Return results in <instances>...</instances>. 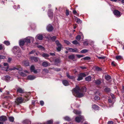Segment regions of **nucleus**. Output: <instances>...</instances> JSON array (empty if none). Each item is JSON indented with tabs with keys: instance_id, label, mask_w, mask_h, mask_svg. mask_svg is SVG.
<instances>
[{
	"instance_id": "f257e3e1",
	"label": "nucleus",
	"mask_w": 124,
	"mask_h": 124,
	"mask_svg": "<svg viewBox=\"0 0 124 124\" xmlns=\"http://www.w3.org/2000/svg\"><path fill=\"white\" fill-rule=\"evenodd\" d=\"M86 91V88L84 87H83L81 89L78 86H77L72 90V93L73 95L75 97L80 98L82 97L84 94L83 93L85 92Z\"/></svg>"
},
{
	"instance_id": "f03ea898",
	"label": "nucleus",
	"mask_w": 124,
	"mask_h": 124,
	"mask_svg": "<svg viewBox=\"0 0 124 124\" xmlns=\"http://www.w3.org/2000/svg\"><path fill=\"white\" fill-rule=\"evenodd\" d=\"M12 51L16 55V57L17 59L20 58L21 57V51L17 46H14L13 48Z\"/></svg>"
},
{
	"instance_id": "7ed1b4c3",
	"label": "nucleus",
	"mask_w": 124,
	"mask_h": 124,
	"mask_svg": "<svg viewBox=\"0 0 124 124\" xmlns=\"http://www.w3.org/2000/svg\"><path fill=\"white\" fill-rule=\"evenodd\" d=\"M30 70L31 72H33L35 74L37 73L40 71L39 69H35V67L33 65H31V67Z\"/></svg>"
},
{
	"instance_id": "20e7f679",
	"label": "nucleus",
	"mask_w": 124,
	"mask_h": 124,
	"mask_svg": "<svg viewBox=\"0 0 124 124\" xmlns=\"http://www.w3.org/2000/svg\"><path fill=\"white\" fill-rule=\"evenodd\" d=\"M23 101V99L22 97H20L18 98L16 101L14 105V107L16 106V105H18L19 104L22 103Z\"/></svg>"
},
{
	"instance_id": "39448f33",
	"label": "nucleus",
	"mask_w": 124,
	"mask_h": 124,
	"mask_svg": "<svg viewBox=\"0 0 124 124\" xmlns=\"http://www.w3.org/2000/svg\"><path fill=\"white\" fill-rule=\"evenodd\" d=\"M84 116H83L80 115L75 118V120L78 123H79L82 120Z\"/></svg>"
},
{
	"instance_id": "423d86ee",
	"label": "nucleus",
	"mask_w": 124,
	"mask_h": 124,
	"mask_svg": "<svg viewBox=\"0 0 124 124\" xmlns=\"http://www.w3.org/2000/svg\"><path fill=\"white\" fill-rule=\"evenodd\" d=\"M86 76V74L84 73H81L79 75L78 78L77 79V80L80 81L82 80L83 77H85Z\"/></svg>"
},
{
	"instance_id": "0eeeda50",
	"label": "nucleus",
	"mask_w": 124,
	"mask_h": 124,
	"mask_svg": "<svg viewBox=\"0 0 124 124\" xmlns=\"http://www.w3.org/2000/svg\"><path fill=\"white\" fill-rule=\"evenodd\" d=\"M114 13L117 17H120L121 16L120 12L117 10H115L114 11Z\"/></svg>"
},
{
	"instance_id": "6e6552de",
	"label": "nucleus",
	"mask_w": 124,
	"mask_h": 124,
	"mask_svg": "<svg viewBox=\"0 0 124 124\" xmlns=\"http://www.w3.org/2000/svg\"><path fill=\"white\" fill-rule=\"evenodd\" d=\"M46 29L48 31H51L53 30V28L51 24H49L47 26Z\"/></svg>"
},
{
	"instance_id": "1a4fd4ad",
	"label": "nucleus",
	"mask_w": 124,
	"mask_h": 124,
	"mask_svg": "<svg viewBox=\"0 0 124 124\" xmlns=\"http://www.w3.org/2000/svg\"><path fill=\"white\" fill-rule=\"evenodd\" d=\"M7 120V117L5 116H1L0 117V121L4 122Z\"/></svg>"
},
{
	"instance_id": "9d476101",
	"label": "nucleus",
	"mask_w": 124,
	"mask_h": 124,
	"mask_svg": "<svg viewBox=\"0 0 124 124\" xmlns=\"http://www.w3.org/2000/svg\"><path fill=\"white\" fill-rule=\"evenodd\" d=\"M62 83L63 85L65 86H68L69 85V83L67 80H64L62 81Z\"/></svg>"
},
{
	"instance_id": "9b49d317",
	"label": "nucleus",
	"mask_w": 124,
	"mask_h": 124,
	"mask_svg": "<svg viewBox=\"0 0 124 124\" xmlns=\"http://www.w3.org/2000/svg\"><path fill=\"white\" fill-rule=\"evenodd\" d=\"M30 59L31 60H33L34 61L37 62L38 61V58L34 56H31L30 57Z\"/></svg>"
},
{
	"instance_id": "f8f14e48",
	"label": "nucleus",
	"mask_w": 124,
	"mask_h": 124,
	"mask_svg": "<svg viewBox=\"0 0 124 124\" xmlns=\"http://www.w3.org/2000/svg\"><path fill=\"white\" fill-rule=\"evenodd\" d=\"M36 78V77L34 76L29 75L27 77V79L29 80H32Z\"/></svg>"
},
{
	"instance_id": "ddd939ff",
	"label": "nucleus",
	"mask_w": 124,
	"mask_h": 124,
	"mask_svg": "<svg viewBox=\"0 0 124 124\" xmlns=\"http://www.w3.org/2000/svg\"><path fill=\"white\" fill-rule=\"evenodd\" d=\"M25 42H26L27 43H31L30 39V37H27L24 39Z\"/></svg>"
},
{
	"instance_id": "4468645a",
	"label": "nucleus",
	"mask_w": 124,
	"mask_h": 124,
	"mask_svg": "<svg viewBox=\"0 0 124 124\" xmlns=\"http://www.w3.org/2000/svg\"><path fill=\"white\" fill-rule=\"evenodd\" d=\"M36 38H37L39 40H41L43 38V36L41 34H38L36 37Z\"/></svg>"
},
{
	"instance_id": "2eb2a0df",
	"label": "nucleus",
	"mask_w": 124,
	"mask_h": 124,
	"mask_svg": "<svg viewBox=\"0 0 124 124\" xmlns=\"http://www.w3.org/2000/svg\"><path fill=\"white\" fill-rule=\"evenodd\" d=\"M66 75L67 77L68 78L70 79L73 80H75V77L74 76H70L69 74V73H66Z\"/></svg>"
},
{
	"instance_id": "dca6fc26",
	"label": "nucleus",
	"mask_w": 124,
	"mask_h": 124,
	"mask_svg": "<svg viewBox=\"0 0 124 124\" xmlns=\"http://www.w3.org/2000/svg\"><path fill=\"white\" fill-rule=\"evenodd\" d=\"M53 12L50 10H49L48 12V15L49 17H51L53 16Z\"/></svg>"
},
{
	"instance_id": "f3484780",
	"label": "nucleus",
	"mask_w": 124,
	"mask_h": 124,
	"mask_svg": "<svg viewBox=\"0 0 124 124\" xmlns=\"http://www.w3.org/2000/svg\"><path fill=\"white\" fill-rule=\"evenodd\" d=\"M49 63L47 62H43L42 63V65L45 67H47L48 66Z\"/></svg>"
},
{
	"instance_id": "a211bd4d",
	"label": "nucleus",
	"mask_w": 124,
	"mask_h": 124,
	"mask_svg": "<svg viewBox=\"0 0 124 124\" xmlns=\"http://www.w3.org/2000/svg\"><path fill=\"white\" fill-rule=\"evenodd\" d=\"M108 102L109 103V105L110 107H111L113 104L114 102L112 101L111 99H109L108 100Z\"/></svg>"
},
{
	"instance_id": "6ab92c4d",
	"label": "nucleus",
	"mask_w": 124,
	"mask_h": 124,
	"mask_svg": "<svg viewBox=\"0 0 124 124\" xmlns=\"http://www.w3.org/2000/svg\"><path fill=\"white\" fill-rule=\"evenodd\" d=\"M25 43L24 39L20 40L19 42V45L20 46H23Z\"/></svg>"
},
{
	"instance_id": "aec40b11",
	"label": "nucleus",
	"mask_w": 124,
	"mask_h": 124,
	"mask_svg": "<svg viewBox=\"0 0 124 124\" xmlns=\"http://www.w3.org/2000/svg\"><path fill=\"white\" fill-rule=\"evenodd\" d=\"M17 92L20 93H22L24 92V90L20 88H18L17 89Z\"/></svg>"
},
{
	"instance_id": "412c9836",
	"label": "nucleus",
	"mask_w": 124,
	"mask_h": 124,
	"mask_svg": "<svg viewBox=\"0 0 124 124\" xmlns=\"http://www.w3.org/2000/svg\"><path fill=\"white\" fill-rule=\"evenodd\" d=\"M92 108L95 110H97L98 109V106L95 104H94L93 105Z\"/></svg>"
},
{
	"instance_id": "4be33fe9",
	"label": "nucleus",
	"mask_w": 124,
	"mask_h": 124,
	"mask_svg": "<svg viewBox=\"0 0 124 124\" xmlns=\"http://www.w3.org/2000/svg\"><path fill=\"white\" fill-rule=\"evenodd\" d=\"M23 63L24 65L28 66L29 65V63L27 61H24L23 62Z\"/></svg>"
},
{
	"instance_id": "5701e85b",
	"label": "nucleus",
	"mask_w": 124,
	"mask_h": 124,
	"mask_svg": "<svg viewBox=\"0 0 124 124\" xmlns=\"http://www.w3.org/2000/svg\"><path fill=\"white\" fill-rule=\"evenodd\" d=\"M23 123L24 124H30L31 123L30 121L28 120H25L23 121Z\"/></svg>"
},
{
	"instance_id": "b1692460",
	"label": "nucleus",
	"mask_w": 124,
	"mask_h": 124,
	"mask_svg": "<svg viewBox=\"0 0 124 124\" xmlns=\"http://www.w3.org/2000/svg\"><path fill=\"white\" fill-rule=\"evenodd\" d=\"M73 112L77 115L81 113V112L76 110H74L73 111Z\"/></svg>"
},
{
	"instance_id": "393cba45",
	"label": "nucleus",
	"mask_w": 124,
	"mask_h": 124,
	"mask_svg": "<svg viewBox=\"0 0 124 124\" xmlns=\"http://www.w3.org/2000/svg\"><path fill=\"white\" fill-rule=\"evenodd\" d=\"M92 77L90 76H89L88 77L85 78V80L88 82L90 81Z\"/></svg>"
},
{
	"instance_id": "a878e982",
	"label": "nucleus",
	"mask_w": 124,
	"mask_h": 124,
	"mask_svg": "<svg viewBox=\"0 0 124 124\" xmlns=\"http://www.w3.org/2000/svg\"><path fill=\"white\" fill-rule=\"evenodd\" d=\"M42 56L43 57L45 58H46L49 57V55L47 54L43 53L42 55Z\"/></svg>"
},
{
	"instance_id": "bb28decb",
	"label": "nucleus",
	"mask_w": 124,
	"mask_h": 124,
	"mask_svg": "<svg viewBox=\"0 0 124 124\" xmlns=\"http://www.w3.org/2000/svg\"><path fill=\"white\" fill-rule=\"evenodd\" d=\"M63 118L65 120L68 121H69L71 120L70 118L68 116H65Z\"/></svg>"
},
{
	"instance_id": "cd10ccee",
	"label": "nucleus",
	"mask_w": 124,
	"mask_h": 124,
	"mask_svg": "<svg viewBox=\"0 0 124 124\" xmlns=\"http://www.w3.org/2000/svg\"><path fill=\"white\" fill-rule=\"evenodd\" d=\"M55 63H58L60 62V60L59 58H58L56 59L55 60Z\"/></svg>"
},
{
	"instance_id": "c85d7f7f",
	"label": "nucleus",
	"mask_w": 124,
	"mask_h": 124,
	"mask_svg": "<svg viewBox=\"0 0 124 124\" xmlns=\"http://www.w3.org/2000/svg\"><path fill=\"white\" fill-rule=\"evenodd\" d=\"M68 58L70 60H73L75 58V56L74 55H70L69 56Z\"/></svg>"
},
{
	"instance_id": "c756f323",
	"label": "nucleus",
	"mask_w": 124,
	"mask_h": 124,
	"mask_svg": "<svg viewBox=\"0 0 124 124\" xmlns=\"http://www.w3.org/2000/svg\"><path fill=\"white\" fill-rule=\"evenodd\" d=\"M95 83L97 85H99L101 84V81L99 80H97L95 81Z\"/></svg>"
},
{
	"instance_id": "7c9ffc66",
	"label": "nucleus",
	"mask_w": 124,
	"mask_h": 124,
	"mask_svg": "<svg viewBox=\"0 0 124 124\" xmlns=\"http://www.w3.org/2000/svg\"><path fill=\"white\" fill-rule=\"evenodd\" d=\"M105 79H106L107 80H109L111 79V77L110 76L108 75H105Z\"/></svg>"
},
{
	"instance_id": "2f4dec72",
	"label": "nucleus",
	"mask_w": 124,
	"mask_h": 124,
	"mask_svg": "<svg viewBox=\"0 0 124 124\" xmlns=\"http://www.w3.org/2000/svg\"><path fill=\"white\" fill-rule=\"evenodd\" d=\"M5 66H7V69L5 71H7L8 70V69L9 68V66L8 63H4L3 64Z\"/></svg>"
},
{
	"instance_id": "473e14b6",
	"label": "nucleus",
	"mask_w": 124,
	"mask_h": 124,
	"mask_svg": "<svg viewBox=\"0 0 124 124\" xmlns=\"http://www.w3.org/2000/svg\"><path fill=\"white\" fill-rule=\"evenodd\" d=\"M20 74L21 76H22L25 77L26 76V74L24 72H20Z\"/></svg>"
},
{
	"instance_id": "72a5a7b5",
	"label": "nucleus",
	"mask_w": 124,
	"mask_h": 124,
	"mask_svg": "<svg viewBox=\"0 0 124 124\" xmlns=\"http://www.w3.org/2000/svg\"><path fill=\"white\" fill-rule=\"evenodd\" d=\"M58 47L56 48L57 50L58 51L60 52L61 50V49L62 47V46H58Z\"/></svg>"
},
{
	"instance_id": "f704fd0d",
	"label": "nucleus",
	"mask_w": 124,
	"mask_h": 124,
	"mask_svg": "<svg viewBox=\"0 0 124 124\" xmlns=\"http://www.w3.org/2000/svg\"><path fill=\"white\" fill-rule=\"evenodd\" d=\"M55 42L57 46H62L58 40H56L55 41Z\"/></svg>"
},
{
	"instance_id": "c9c22d12",
	"label": "nucleus",
	"mask_w": 124,
	"mask_h": 124,
	"mask_svg": "<svg viewBox=\"0 0 124 124\" xmlns=\"http://www.w3.org/2000/svg\"><path fill=\"white\" fill-rule=\"evenodd\" d=\"M9 119L10 122H13L14 121V118L13 117H9Z\"/></svg>"
},
{
	"instance_id": "e433bc0d",
	"label": "nucleus",
	"mask_w": 124,
	"mask_h": 124,
	"mask_svg": "<svg viewBox=\"0 0 124 124\" xmlns=\"http://www.w3.org/2000/svg\"><path fill=\"white\" fill-rule=\"evenodd\" d=\"M4 43L7 46L9 45L10 44V43L9 41H4Z\"/></svg>"
},
{
	"instance_id": "4c0bfd02",
	"label": "nucleus",
	"mask_w": 124,
	"mask_h": 124,
	"mask_svg": "<svg viewBox=\"0 0 124 124\" xmlns=\"http://www.w3.org/2000/svg\"><path fill=\"white\" fill-rule=\"evenodd\" d=\"M88 51L86 49H84L82 50L80 52L81 53H85L86 52H87Z\"/></svg>"
},
{
	"instance_id": "58836bf2",
	"label": "nucleus",
	"mask_w": 124,
	"mask_h": 124,
	"mask_svg": "<svg viewBox=\"0 0 124 124\" xmlns=\"http://www.w3.org/2000/svg\"><path fill=\"white\" fill-rule=\"evenodd\" d=\"M66 49L68 50L69 51L72 52L73 50V48H70L69 47H67L66 48Z\"/></svg>"
},
{
	"instance_id": "ea45409f",
	"label": "nucleus",
	"mask_w": 124,
	"mask_h": 124,
	"mask_svg": "<svg viewBox=\"0 0 124 124\" xmlns=\"http://www.w3.org/2000/svg\"><path fill=\"white\" fill-rule=\"evenodd\" d=\"M10 77L9 76H6V81H8L10 80Z\"/></svg>"
},
{
	"instance_id": "a19ab883",
	"label": "nucleus",
	"mask_w": 124,
	"mask_h": 124,
	"mask_svg": "<svg viewBox=\"0 0 124 124\" xmlns=\"http://www.w3.org/2000/svg\"><path fill=\"white\" fill-rule=\"evenodd\" d=\"M52 121L51 120L47 121L46 122V124H52Z\"/></svg>"
},
{
	"instance_id": "79ce46f5",
	"label": "nucleus",
	"mask_w": 124,
	"mask_h": 124,
	"mask_svg": "<svg viewBox=\"0 0 124 124\" xmlns=\"http://www.w3.org/2000/svg\"><path fill=\"white\" fill-rule=\"evenodd\" d=\"M105 91L107 92H109L110 91V90L109 88H106L104 89Z\"/></svg>"
},
{
	"instance_id": "37998d69",
	"label": "nucleus",
	"mask_w": 124,
	"mask_h": 124,
	"mask_svg": "<svg viewBox=\"0 0 124 124\" xmlns=\"http://www.w3.org/2000/svg\"><path fill=\"white\" fill-rule=\"evenodd\" d=\"M43 72L44 73H47L48 72V70L47 69H45L43 70Z\"/></svg>"
},
{
	"instance_id": "c03bdc74",
	"label": "nucleus",
	"mask_w": 124,
	"mask_h": 124,
	"mask_svg": "<svg viewBox=\"0 0 124 124\" xmlns=\"http://www.w3.org/2000/svg\"><path fill=\"white\" fill-rule=\"evenodd\" d=\"M77 22L78 23H81L82 22V21L80 19L77 18Z\"/></svg>"
},
{
	"instance_id": "a18cd8bd",
	"label": "nucleus",
	"mask_w": 124,
	"mask_h": 124,
	"mask_svg": "<svg viewBox=\"0 0 124 124\" xmlns=\"http://www.w3.org/2000/svg\"><path fill=\"white\" fill-rule=\"evenodd\" d=\"M83 59L85 60H89L90 59V58L89 56H86Z\"/></svg>"
},
{
	"instance_id": "49530a36",
	"label": "nucleus",
	"mask_w": 124,
	"mask_h": 124,
	"mask_svg": "<svg viewBox=\"0 0 124 124\" xmlns=\"http://www.w3.org/2000/svg\"><path fill=\"white\" fill-rule=\"evenodd\" d=\"M81 39V36L79 35H78L76 37V39L78 40H79Z\"/></svg>"
},
{
	"instance_id": "de8ad7c7",
	"label": "nucleus",
	"mask_w": 124,
	"mask_h": 124,
	"mask_svg": "<svg viewBox=\"0 0 124 124\" xmlns=\"http://www.w3.org/2000/svg\"><path fill=\"white\" fill-rule=\"evenodd\" d=\"M72 43L74 44H78V42L76 40H75L72 41Z\"/></svg>"
},
{
	"instance_id": "09e8293b",
	"label": "nucleus",
	"mask_w": 124,
	"mask_h": 124,
	"mask_svg": "<svg viewBox=\"0 0 124 124\" xmlns=\"http://www.w3.org/2000/svg\"><path fill=\"white\" fill-rule=\"evenodd\" d=\"M64 42L67 45H69L70 44V43L67 40H64Z\"/></svg>"
},
{
	"instance_id": "8fccbe9b",
	"label": "nucleus",
	"mask_w": 124,
	"mask_h": 124,
	"mask_svg": "<svg viewBox=\"0 0 124 124\" xmlns=\"http://www.w3.org/2000/svg\"><path fill=\"white\" fill-rule=\"evenodd\" d=\"M84 44V45H88V40H87L85 41L84 42H83Z\"/></svg>"
},
{
	"instance_id": "3c124183",
	"label": "nucleus",
	"mask_w": 124,
	"mask_h": 124,
	"mask_svg": "<svg viewBox=\"0 0 124 124\" xmlns=\"http://www.w3.org/2000/svg\"><path fill=\"white\" fill-rule=\"evenodd\" d=\"M122 58L121 56H118L116 57V58L117 60H119L121 59Z\"/></svg>"
},
{
	"instance_id": "603ef678",
	"label": "nucleus",
	"mask_w": 124,
	"mask_h": 124,
	"mask_svg": "<svg viewBox=\"0 0 124 124\" xmlns=\"http://www.w3.org/2000/svg\"><path fill=\"white\" fill-rule=\"evenodd\" d=\"M94 99L95 100H98L100 99V98L99 96H96L94 98Z\"/></svg>"
},
{
	"instance_id": "864d4df0",
	"label": "nucleus",
	"mask_w": 124,
	"mask_h": 124,
	"mask_svg": "<svg viewBox=\"0 0 124 124\" xmlns=\"http://www.w3.org/2000/svg\"><path fill=\"white\" fill-rule=\"evenodd\" d=\"M56 37L55 36H53L51 38V40L53 41H54L56 39Z\"/></svg>"
},
{
	"instance_id": "5fc2aeb1",
	"label": "nucleus",
	"mask_w": 124,
	"mask_h": 124,
	"mask_svg": "<svg viewBox=\"0 0 124 124\" xmlns=\"http://www.w3.org/2000/svg\"><path fill=\"white\" fill-rule=\"evenodd\" d=\"M76 56L78 58H80L83 57L84 56L83 55H81L79 54H76Z\"/></svg>"
},
{
	"instance_id": "6e6d98bb",
	"label": "nucleus",
	"mask_w": 124,
	"mask_h": 124,
	"mask_svg": "<svg viewBox=\"0 0 124 124\" xmlns=\"http://www.w3.org/2000/svg\"><path fill=\"white\" fill-rule=\"evenodd\" d=\"M40 104L42 106H43L44 104V102L42 101H40Z\"/></svg>"
},
{
	"instance_id": "4d7b16f0",
	"label": "nucleus",
	"mask_w": 124,
	"mask_h": 124,
	"mask_svg": "<svg viewBox=\"0 0 124 124\" xmlns=\"http://www.w3.org/2000/svg\"><path fill=\"white\" fill-rule=\"evenodd\" d=\"M78 51H77V50L76 49H73L72 52H78Z\"/></svg>"
},
{
	"instance_id": "13d9d810",
	"label": "nucleus",
	"mask_w": 124,
	"mask_h": 124,
	"mask_svg": "<svg viewBox=\"0 0 124 124\" xmlns=\"http://www.w3.org/2000/svg\"><path fill=\"white\" fill-rule=\"evenodd\" d=\"M35 50H32L31 52H30L29 54H32L34 53L35 52Z\"/></svg>"
},
{
	"instance_id": "bf43d9fd",
	"label": "nucleus",
	"mask_w": 124,
	"mask_h": 124,
	"mask_svg": "<svg viewBox=\"0 0 124 124\" xmlns=\"http://www.w3.org/2000/svg\"><path fill=\"white\" fill-rule=\"evenodd\" d=\"M97 57L99 59H104L105 58V57L104 56H98Z\"/></svg>"
},
{
	"instance_id": "052dcab7",
	"label": "nucleus",
	"mask_w": 124,
	"mask_h": 124,
	"mask_svg": "<svg viewBox=\"0 0 124 124\" xmlns=\"http://www.w3.org/2000/svg\"><path fill=\"white\" fill-rule=\"evenodd\" d=\"M113 122L112 121H109L108 122V124H113Z\"/></svg>"
},
{
	"instance_id": "680f3d73",
	"label": "nucleus",
	"mask_w": 124,
	"mask_h": 124,
	"mask_svg": "<svg viewBox=\"0 0 124 124\" xmlns=\"http://www.w3.org/2000/svg\"><path fill=\"white\" fill-rule=\"evenodd\" d=\"M96 70L97 71H100L101 69L98 67H97L96 68Z\"/></svg>"
},
{
	"instance_id": "e2e57ef3",
	"label": "nucleus",
	"mask_w": 124,
	"mask_h": 124,
	"mask_svg": "<svg viewBox=\"0 0 124 124\" xmlns=\"http://www.w3.org/2000/svg\"><path fill=\"white\" fill-rule=\"evenodd\" d=\"M66 14L67 16L69 15V11L68 10H66Z\"/></svg>"
},
{
	"instance_id": "0e129e2a",
	"label": "nucleus",
	"mask_w": 124,
	"mask_h": 124,
	"mask_svg": "<svg viewBox=\"0 0 124 124\" xmlns=\"http://www.w3.org/2000/svg\"><path fill=\"white\" fill-rule=\"evenodd\" d=\"M30 40H31L32 42H33L34 41V39L33 37H30Z\"/></svg>"
},
{
	"instance_id": "69168bd1",
	"label": "nucleus",
	"mask_w": 124,
	"mask_h": 124,
	"mask_svg": "<svg viewBox=\"0 0 124 124\" xmlns=\"http://www.w3.org/2000/svg\"><path fill=\"white\" fill-rule=\"evenodd\" d=\"M1 79L3 80H5L6 81V76H4Z\"/></svg>"
},
{
	"instance_id": "338daca9",
	"label": "nucleus",
	"mask_w": 124,
	"mask_h": 124,
	"mask_svg": "<svg viewBox=\"0 0 124 124\" xmlns=\"http://www.w3.org/2000/svg\"><path fill=\"white\" fill-rule=\"evenodd\" d=\"M5 57V56L3 55H0V59H4Z\"/></svg>"
},
{
	"instance_id": "774afa93",
	"label": "nucleus",
	"mask_w": 124,
	"mask_h": 124,
	"mask_svg": "<svg viewBox=\"0 0 124 124\" xmlns=\"http://www.w3.org/2000/svg\"><path fill=\"white\" fill-rule=\"evenodd\" d=\"M112 65L114 66H116L115 62H112Z\"/></svg>"
}]
</instances>
